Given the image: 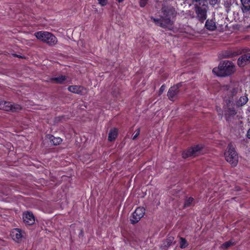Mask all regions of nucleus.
<instances>
[{"label": "nucleus", "mask_w": 250, "mask_h": 250, "mask_svg": "<svg viewBox=\"0 0 250 250\" xmlns=\"http://www.w3.org/2000/svg\"><path fill=\"white\" fill-rule=\"evenodd\" d=\"M209 3V4L212 6H214L215 5L218 4L220 2V0H207Z\"/></svg>", "instance_id": "26"}, {"label": "nucleus", "mask_w": 250, "mask_h": 250, "mask_svg": "<svg viewBox=\"0 0 250 250\" xmlns=\"http://www.w3.org/2000/svg\"><path fill=\"white\" fill-rule=\"evenodd\" d=\"M193 3L195 2V4H198L199 5L203 6H205L206 0H192Z\"/></svg>", "instance_id": "24"}, {"label": "nucleus", "mask_w": 250, "mask_h": 250, "mask_svg": "<svg viewBox=\"0 0 250 250\" xmlns=\"http://www.w3.org/2000/svg\"><path fill=\"white\" fill-rule=\"evenodd\" d=\"M225 159L232 167H235L238 162V156L235 149L231 145H229L225 153Z\"/></svg>", "instance_id": "3"}, {"label": "nucleus", "mask_w": 250, "mask_h": 250, "mask_svg": "<svg viewBox=\"0 0 250 250\" xmlns=\"http://www.w3.org/2000/svg\"><path fill=\"white\" fill-rule=\"evenodd\" d=\"M32 219H33L34 220V216L33 215H32Z\"/></svg>", "instance_id": "37"}, {"label": "nucleus", "mask_w": 250, "mask_h": 250, "mask_svg": "<svg viewBox=\"0 0 250 250\" xmlns=\"http://www.w3.org/2000/svg\"><path fill=\"white\" fill-rule=\"evenodd\" d=\"M23 233L21 229L16 228L13 230L11 235L14 241L19 242V241H21L23 237Z\"/></svg>", "instance_id": "13"}, {"label": "nucleus", "mask_w": 250, "mask_h": 250, "mask_svg": "<svg viewBox=\"0 0 250 250\" xmlns=\"http://www.w3.org/2000/svg\"><path fill=\"white\" fill-rule=\"evenodd\" d=\"M148 0H140V5L141 7H143L146 6Z\"/></svg>", "instance_id": "30"}, {"label": "nucleus", "mask_w": 250, "mask_h": 250, "mask_svg": "<svg viewBox=\"0 0 250 250\" xmlns=\"http://www.w3.org/2000/svg\"><path fill=\"white\" fill-rule=\"evenodd\" d=\"M173 240L174 238L172 236H170L167 239V246L168 247L170 246L171 245Z\"/></svg>", "instance_id": "28"}, {"label": "nucleus", "mask_w": 250, "mask_h": 250, "mask_svg": "<svg viewBox=\"0 0 250 250\" xmlns=\"http://www.w3.org/2000/svg\"><path fill=\"white\" fill-rule=\"evenodd\" d=\"M233 244V243L231 241H228V242L224 243L222 245V247L223 248L227 249V248H229V247H230L231 245H232Z\"/></svg>", "instance_id": "27"}, {"label": "nucleus", "mask_w": 250, "mask_h": 250, "mask_svg": "<svg viewBox=\"0 0 250 250\" xmlns=\"http://www.w3.org/2000/svg\"><path fill=\"white\" fill-rule=\"evenodd\" d=\"M243 5V12H247L250 10V0H241Z\"/></svg>", "instance_id": "20"}, {"label": "nucleus", "mask_w": 250, "mask_h": 250, "mask_svg": "<svg viewBox=\"0 0 250 250\" xmlns=\"http://www.w3.org/2000/svg\"><path fill=\"white\" fill-rule=\"evenodd\" d=\"M245 58V55H243L238 59L237 64L239 66H244L249 63Z\"/></svg>", "instance_id": "22"}, {"label": "nucleus", "mask_w": 250, "mask_h": 250, "mask_svg": "<svg viewBox=\"0 0 250 250\" xmlns=\"http://www.w3.org/2000/svg\"><path fill=\"white\" fill-rule=\"evenodd\" d=\"M162 12L163 13V17L164 18H171L176 17L177 11L175 8L169 4L164 5L162 8Z\"/></svg>", "instance_id": "7"}, {"label": "nucleus", "mask_w": 250, "mask_h": 250, "mask_svg": "<svg viewBox=\"0 0 250 250\" xmlns=\"http://www.w3.org/2000/svg\"><path fill=\"white\" fill-rule=\"evenodd\" d=\"M136 134L134 135V136L132 138L133 140H135L137 138V137L139 136V135L140 134V130L139 128H138L136 130Z\"/></svg>", "instance_id": "32"}, {"label": "nucleus", "mask_w": 250, "mask_h": 250, "mask_svg": "<svg viewBox=\"0 0 250 250\" xmlns=\"http://www.w3.org/2000/svg\"><path fill=\"white\" fill-rule=\"evenodd\" d=\"M22 219L26 225L31 226L30 222L31 221V212L27 211L24 212L22 214Z\"/></svg>", "instance_id": "18"}, {"label": "nucleus", "mask_w": 250, "mask_h": 250, "mask_svg": "<svg viewBox=\"0 0 250 250\" xmlns=\"http://www.w3.org/2000/svg\"><path fill=\"white\" fill-rule=\"evenodd\" d=\"M193 199L191 197H190L187 199L184 204V207H187L190 205L191 203L192 202Z\"/></svg>", "instance_id": "25"}, {"label": "nucleus", "mask_w": 250, "mask_h": 250, "mask_svg": "<svg viewBox=\"0 0 250 250\" xmlns=\"http://www.w3.org/2000/svg\"><path fill=\"white\" fill-rule=\"evenodd\" d=\"M150 19L153 21L155 24L162 28H168L170 29L173 24V21L169 18H164L163 16L160 19L155 18L151 17Z\"/></svg>", "instance_id": "6"}, {"label": "nucleus", "mask_w": 250, "mask_h": 250, "mask_svg": "<svg viewBox=\"0 0 250 250\" xmlns=\"http://www.w3.org/2000/svg\"><path fill=\"white\" fill-rule=\"evenodd\" d=\"M68 90L71 92L80 95H83L86 92L84 87L78 85L69 86L68 87Z\"/></svg>", "instance_id": "12"}, {"label": "nucleus", "mask_w": 250, "mask_h": 250, "mask_svg": "<svg viewBox=\"0 0 250 250\" xmlns=\"http://www.w3.org/2000/svg\"><path fill=\"white\" fill-rule=\"evenodd\" d=\"M117 136V130L116 128L111 129L109 134L108 137V140L109 141H112L114 140Z\"/></svg>", "instance_id": "21"}, {"label": "nucleus", "mask_w": 250, "mask_h": 250, "mask_svg": "<svg viewBox=\"0 0 250 250\" xmlns=\"http://www.w3.org/2000/svg\"><path fill=\"white\" fill-rule=\"evenodd\" d=\"M21 106L10 102L0 101V109L12 112H18L21 110Z\"/></svg>", "instance_id": "4"}, {"label": "nucleus", "mask_w": 250, "mask_h": 250, "mask_svg": "<svg viewBox=\"0 0 250 250\" xmlns=\"http://www.w3.org/2000/svg\"><path fill=\"white\" fill-rule=\"evenodd\" d=\"M222 89L224 91H228L231 96H235L239 95L241 92V88L238 83H231L229 85H223Z\"/></svg>", "instance_id": "5"}, {"label": "nucleus", "mask_w": 250, "mask_h": 250, "mask_svg": "<svg viewBox=\"0 0 250 250\" xmlns=\"http://www.w3.org/2000/svg\"><path fill=\"white\" fill-rule=\"evenodd\" d=\"M166 88V86L165 85H162L159 89V95H161L165 91Z\"/></svg>", "instance_id": "31"}, {"label": "nucleus", "mask_w": 250, "mask_h": 250, "mask_svg": "<svg viewBox=\"0 0 250 250\" xmlns=\"http://www.w3.org/2000/svg\"><path fill=\"white\" fill-rule=\"evenodd\" d=\"M245 56V58L247 60V61L248 62H250V53H247L246 54H244Z\"/></svg>", "instance_id": "33"}, {"label": "nucleus", "mask_w": 250, "mask_h": 250, "mask_svg": "<svg viewBox=\"0 0 250 250\" xmlns=\"http://www.w3.org/2000/svg\"><path fill=\"white\" fill-rule=\"evenodd\" d=\"M47 138L49 140L50 143L54 146L61 144L62 141V140L60 137H55L52 135H47Z\"/></svg>", "instance_id": "16"}, {"label": "nucleus", "mask_w": 250, "mask_h": 250, "mask_svg": "<svg viewBox=\"0 0 250 250\" xmlns=\"http://www.w3.org/2000/svg\"><path fill=\"white\" fill-rule=\"evenodd\" d=\"M248 101V98L245 94L241 96L239 98H237L235 101V105L237 107L242 106L245 105Z\"/></svg>", "instance_id": "15"}, {"label": "nucleus", "mask_w": 250, "mask_h": 250, "mask_svg": "<svg viewBox=\"0 0 250 250\" xmlns=\"http://www.w3.org/2000/svg\"><path fill=\"white\" fill-rule=\"evenodd\" d=\"M194 7L195 13L199 20H205L207 18V5L205 4V6H203L198 4H195Z\"/></svg>", "instance_id": "11"}, {"label": "nucleus", "mask_w": 250, "mask_h": 250, "mask_svg": "<svg viewBox=\"0 0 250 250\" xmlns=\"http://www.w3.org/2000/svg\"><path fill=\"white\" fill-rule=\"evenodd\" d=\"M99 3L102 6H105L107 3V0H98Z\"/></svg>", "instance_id": "29"}, {"label": "nucleus", "mask_w": 250, "mask_h": 250, "mask_svg": "<svg viewBox=\"0 0 250 250\" xmlns=\"http://www.w3.org/2000/svg\"><path fill=\"white\" fill-rule=\"evenodd\" d=\"M205 26L207 29L211 31H213L216 28L215 22L212 20H208L206 22Z\"/></svg>", "instance_id": "19"}, {"label": "nucleus", "mask_w": 250, "mask_h": 250, "mask_svg": "<svg viewBox=\"0 0 250 250\" xmlns=\"http://www.w3.org/2000/svg\"><path fill=\"white\" fill-rule=\"evenodd\" d=\"M13 56L14 57H18V58H22V57L21 55H17V54H13Z\"/></svg>", "instance_id": "35"}, {"label": "nucleus", "mask_w": 250, "mask_h": 250, "mask_svg": "<svg viewBox=\"0 0 250 250\" xmlns=\"http://www.w3.org/2000/svg\"><path fill=\"white\" fill-rule=\"evenodd\" d=\"M180 248L182 249L185 248L188 246V242L187 240L182 237L180 238Z\"/></svg>", "instance_id": "23"}, {"label": "nucleus", "mask_w": 250, "mask_h": 250, "mask_svg": "<svg viewBox=\"0 0 250 250\" xmlns=\"http://www.w3.org/2000/svg\"><path fill=\"white\" fill-rule=\"evenodd\" d=\"M180 86V83H178L169 88L167 94L169 100L174 102L178 99L180 94L179 88Z\"/></svg>", "instance_id": "8"}, {"label": "nucleus", "mask_w": 250, "mask_h": 250, "mask_svg": "<svg viewBox=\"0 0 250 250\" xmlns=\"http://www.w3.org/2000/svg\"><path fill=\"white\" fill-rule=\"evenodd\" d=\"M39 40L46 43L49 46H54L58 43V39L52 33L47 31H39L34 34Z\"/></svg>", "instance_id": "2"}, {"label": "nucleus", "mask_w": 250, "mask_h": 250, "mask_svg": "<svg viewBox=\"0 0 250 250\" xmlns=\"http://www.w3.org/2000/svg\"><path fill=\"white\" fill-rule=\"evenodd\" d=\"M203 149L202 145H197L194 147L189 148L186 152H184L182 154L184 158L188 157H195L200 154Z\"/></svg>", "instance_id": "9"}, {"label": "nucleus", "mask_w": 250, "mask_h": 250, "mask_svg": "<svg viewBox=\"0 0 250 250\" xmlns=\"http://www.w3.org/2000/svg\"><path fill=\"white\" fill-rule=\"evenodd\" d=\"M234 71V65L229 61L223 62L219 65L218 67H215L212 70L213 73L219 77H225L230 75Z\"/></svg>", "instance_id": "1"}, {"label": "nucleus", "mask_w": 250, "mask_h": 250, "mask_svg": "<svg viewBox=\"0 0 250 250\" xmlns=\"http://www.w3.org/2000/svg\"><path fill=\"white\" fill-rule=\"evenodd\" d=\"M236 114V111L234 108H229L225 112V117L226 120L229 122L234 118Z\"/></svg>", "instance_id": "14"}, {"label": "nucleus", "mask_w": 250, "mask_h": 250, "mask_svg": "<svg viewBox=\"0 0 250 250\" xmlns=\"http://www.w3.org/2000/svg\"><path fill=\"white\" fill-rule=\"evenodd\" d=\"M119 2H122L124 1V0H118Z\"/></svg>", "instance_id": "36"}, {"label": "nucleus", "mask_w": 250, "mask_h": 250, "mask_svg": "<svg viewBox=\"0 0 250 250\" xmlns=\"http://www.w3.org/2000/svg\"><path fill=\"white\" fill-rule=\"evenodd\" d=\"M145 209L144 208H137L133 212L130 219L132 224H134L137 223L145 214Z\"/></svg>", "instance_id": "10"}, {"label": "nucleus", "mask_w": 250, "mask_h": 250, "mask_svg": "<svg viewBox=\"0 0 250 250\" xmlns=\"http://www.w3.org/2000/svg\"><path fill=\"white\" fill-rule=\"evenodd\" d=\"M66 78L67 77L65 76L61 75L58 77H53L50 79L49 81L52 83L62 84L64 83Z\"/></svg>", "instance_id": "17"}, {"label": "nucleus", "mask_w": 250, "mask_h": 250, "mask_svg": "<svg viewBox=\"0 0 250 250\" xmlns=\"http://www.w3.org/2000/svg\"><path fill=\"white\" fill-rule=\"evenodd\" d=\"M247 136L248 138L250 139V128L248 130L247 132Z\"/></svg>", "instance_id": "34"}]
</instances>
